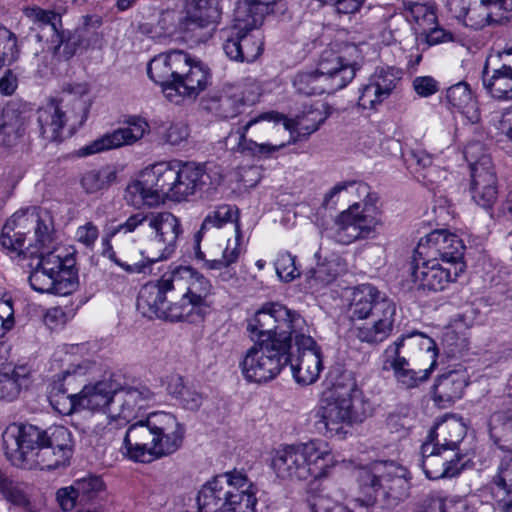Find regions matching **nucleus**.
Returning a JSON list of instances; mask_svg holds the SVG:
<instances>
[{
    "mask_svg": "<svg viewBox=\"0 0 512 512\" xmlns=\"http://www.w3.org/2000/svg\"><path fill=\"white\" fill-rule=\"evenodd\" d=\"M88 93L86 84L68 85L59 99H52L37 110L40 135L48 141H59L72 114L85 111L82 97Z\"/></svg>",
    "mask_w": 512,
    "mask_h": 512,
    "instance_id": "nucleus-16",
    "label": "nucleus"
},
{
    "mask_svg": "<svg viewBox=\"0 0 512 512\" xmlns=\"http://www.w3.org/2000/svg\"><path fill=\"white\" fill-rule=\"evenodd\" d=\"M449 4H461L457 17H463L465 25L474 30L498 22L500 11L512 10V0H473L468 8H465L464 0H450Z\"/></svg>",
    "mask_w": 512,
    "mask_h": 512,
    "instance_id": "nucleus-30",
    "label": "nucleus"
},
{
    "mask_svg": "<svg viewBox=\"0 0 512 512\" xmlns=\"http://www.w3.org/2000/svg\"><path fill=\"white\" fill-rule=\"evenodd\" d=\"M221 15L218 1L193 0L187 7L186 16L179 21L178 30L196 41H205L216 30Z\"/></svg>",
    "mask_w": 512,
    "mask_h": 512,
    "instance_id": "nucleus-22",
    "label": "nucleus"
},
{
    "mask_svg": "<svg viewBox=\"0 0 512 512\" xmlns=\"http://www.w3.org/2000/svg\"><path fill=\"white\" fill-rule=\"evenodd\" d=\"M446 98L455 108L464 110L472 104V93L465 82H459L447 89Z\"/></svg>",
    "mask_w": 512,
    "mask_h": 512,
    "instance_id": "nucleus-55",
    "label": "nucleus"
},
{
    "mask_svg": "<svg viewBox=\"0 0 512 512\" xmlns=\"http://www.w3.org/2000/svg\"><path fill=\"white\" fill-rule=\"evenodd\" d=\"M247 332L251 339L262 338L287 345L291 350L292 339L296 345L311 346L314 339L307 335L305 319L295 310L278 302L264 304L247 320Z\"/></svg>",
    "mask_w": 512,
    "mask_h": 512,
    "instance_id": "nucleus-9",
    "label": "nucleus"
},
{
    "mask_svg": "<svg viewBox=\"0 0 512 512\" xmlns=\"http://www.w3.org/2000/svg\"><path fill=\"white\" fill-rule=\"evenodd\" d=\"M355 65L332 51H324L315 71L296 74L293 85L302 95L334 93L347 86L355 77Z\"/></svg>",
    "mask_w": 512,
    "mask_h": 512,
    "instance_id": "nucleus-14",
    "label": "nucleus"
},
{
    "mask_svg": "<svg viewBox=\"0 0 512 512\" xmlns=\"http://www.w3.org/2000/svg\"><path fill=\"white\" fill-rule=\"evenodd\" d=\"M116 179V172L109 167L87 171L81 178V186L92 194L108 188Z\"/></svg>",
    "mask_w": 512,
    "mask_h": 512,
    "instance_id": "nucleus-47",
    "label": "nucleus"
},
{
    "mask_svg": "<svg viewBox=\"0 0 512 512\" xmlns=\"http://www.w3.org/2000/svg\"><path fill=\"white\" fill-rule=\"evenodd\" d=\"M332 465V453L320 440L285 446L276 451L272 461L278 477L291 480L323 477Z\"/></svg>",
    "mask_w": 512,
    "mask_h": 512,
    "instance_id": "nucleus-13",
    "label": "nucleus"
},
{
    "mask_svg": "<svg viewBox=\"0 0 512 512\" xmlns=\"http://www.w3.org/2000/svg\"><path fill=\"white\" fill-rule=\"evenodd\" d=\"M35 254L38 265L47 267L51 272L61 275L64 269L76 270L74 258L61 255L55 248L38 250Z\"/></svg>",
    "mask_w": 512,
    "mask_h": 512,
    "instance_id": "nucleus-48",
    "label": "nucleus"
},
{
    "mask_svg": "<svg viewBox=\"0 0 512 512\" xmlns=\"http://www.w3.org/2000/svg\"><path fill=\"white\" fill-rule=\"evenodd\" d=\"M148 227L151 229V245L155 252L146 257L151 266L161 260H166L175 252L177 241L182 234L180 220L170 212H148Z\"/></svg>",
    "mask_w": 512,
    "mask_h": 512,
    "instance_id": "nucleus-21",
    "label": "nucleus"
},
{
    "mask_svg": "<svg viewBox=\"0 0 512 512\" xmlns=\"http://www.w3.org/2000/svg\"><path fill=\"white\" fill-rule=\"evenodd\" d=\"M238 209L230 205H221L210 211L204 218L201 227L196 234L197 241L212 228H221L227 223L238 225Z\"/></svg>",
    "mask_w": 512,
    "mask_h": 512,
    "instance_id": "nucleus-45",
    "label": "nucleus"
},
{
    "mask_svg": "<svg viewBox=\"0 0 512 512\" xmlns=\"http://www.w3.org/2000/svg\"><path fill=\"white\" fill-rule=\"evenodd\" d=\"M184 435V425L173 414L154 412L127 429L123 445L130 459L146 463L175 453Z\"/></svg>",
    "mask_w": 512,
    "mask_h": 512,
    "instance_id": "nucleus-4",
    "label": "nucleus"
},
{
    "mask_svg": "<svg viewBox=\"0 0 512 512\" xmlns=\"http://www.w3.org/2000/svg\"><path fill=\"white\" fill-rule=\"evenodd\" d=\"M147 74L176 103L178 98L195 99L206 89L211 77L204 62L183 50L156 55L148 63Z\"/></svg>",
    "mask_w": 512,
    "mask_h": 512,
    "instance_id": "nucleus-3",
    "label": "nucleus"
},
{
    "mask_svg": "<svg viewBox=\"0 0 512 512\" xmlns=\"http://www.w3.org/2000/svg\"><path fill=\"white\" fill-rule=\"evenodd\" d=\"M401 70L394 67H378L360 89L358 104L364 109H374L386 100L401 80Z\"/></svg>",
    "mask_w": 512,
    "mask_h": 512,
    "instance_id": "nucleus-26",
    "label": "nucleus"
},
{
    "mask_svg": "<svg viewBox=\"0 0 512 512\" xmlns=\"http://www.w3.org/2000/svg\"><path fill=\"white\" fill-rule=\"evenodd\" d=\"M126 126L119 127L111 133L103 135L92 144L84 147L83 154L91 155L104 150L116 149L122 146L133 145L143 138L148 132L149 124L140 117H129L125 121Z\"/></svg>",
    "mask_w": 512,
    "mask_h": 512,
    "instance_id": "nucleus-28",
    "label": "nucleus"
},
{
    "mask_svg": "<svg viewBox=\"0 0 512 512\" xmlns=\"http://www.w3.org/2000/svg\"><path fill=\"white\" fill-rule=\"evenodd\" d=\"M371 211L375 213V208L367 204L362 210L357 203L351 205L336 217L330 229V237L342 245L370 237L381 224L380 218L370 214Z\"/></svg>",
    "mask_w": 512,
    "mask_h": 512,
    "instance_id": "nucleus-19",
    "label": "nucleus"
},
{
    "mask_svg": "<svg viewBox=\"0 0 512 512\" xmlns=\"http://www.w3.org/2000/svg\"><path fill=\"white\" fill-rule=\"evenodd\" d=\"M371 211L375 213V208L367 204L362 210L357 203L351 205L336 217L330 229V237L342 245L370 237L381 224L380 218L370 214Z\"/></svg>",
    "mask_w": 512,
    "mask_h": 512,
    "instance_id": "nucleus-20",
    "label": "nucleus"
},
{
    "mask_svg": "<svg viewBox=\"0 0 512 512\" xmlns=\"http://www.w3.org/2000/svg\"><path fill=\"white\" fill-rule=\"evenodd\" d=\"M349 311L352 319L368 320L355 328L359 341L378 345L392 334L396 303L373 285L362 284L354 289Z\"/></svg>",
    "mask_w": 512,
    "mask_h": 512,
    "instance_id": "nucleus-7",
    "label": "nucleus"
},
{
    "mask_svg": "<svg viewBox=\"0 0 512 512\" xmlns=\"http://www.w3.org/2000/svg\"><path fill=\"white\" fill-rule=\"evenodd\" d=\"M148 225V213L138 212L129 216L125 222L113 227L110 231V236H115L118 233H132L139 226Z\"/></svg>",
    "mask_w": 512,
    "mask_h": 512,
    "instance_id": "nucleus-62",
    "label": "nucleus"
},
{
    "mask_svg": "<svg viewBox=\"0 0 512 512\" xmlns=\"http://www.w3.org/2000/svg\"><path fill=\"white\" fill-rule=\"evenodd\" d=\"M461 456L439 447L433 442H426L421 447V467L426 477L431 480L450 478L461 471Z\"/></svg>",
    "mask_w": 512,
    "mask_h": 512,
    "instance_id": "nucleus-27",
    "label": "nucleus"
},
{
    "mask_svg": "<svg viewBox=\"0 0 512 512\" xmlns=\"http://www.w3.org/2000/svg\"><path fill=\"white\" fill-rule=\"evenodd\" d=\"M29 283L32 289L39 293L57 296H67L76 291L79 286L77 270L64 269L59 275L38 263L30 273Z\"/></svg>",
    "mask_w": 512,
    "mask_h": 512,
    "instance_id": "nucleus-29",
    "label": "nucleus"
},
{
    "mask_svg": "<svg viewBox=\"0 0 512 512\" xmlns=\"http://www.w3.org/2000/svg\"><path fill=\"white\" fill-rule=\"evenodd\" d=\"M167 392L186 410L197 411L203 402L202 394L195 387L186 385L179 375L169 377Z\"/></svg>",
    "mask_w": 512,
    "mask_h": 512,
    "instance_id": "nucleus-37",
    "label": "nucleus"
},
{
    "mask_svg": "<svg viewBox=\"0 0 512 512\" xmlns=\"http://www.w3.org/2000/svg\"><path fill=\"white\" fill-rule=\"evenodd\" d=\"M480 166L471 170L470 186H497V177L491 158H484Z\"/></svg>",
    "mask_w": 512,
    "mask_h": 512,
    "instance_id": "nucleus-54",
    "label": "nucleus"
},
{
    "mask_svg": "<svg viewBox=\"0 0 512 512\" xmlns=\"http://www.w3.org/2000/svg\"><path fill=\"white\" fill-rule=\"evenodd\" d=\"M295 259V256L288 252L278 255L275 262V269L277 275L283 281L290 282L300 276V271L295 265Z\"/></svg>",
    "mask_w": 512,
    "mask_h": 512,
    "instance_id": "nucleus-56",
    "label": "nucleus"
},
{
    "mask_svg": "<svg viewBox=\"0 0 512 512\" xmlns=\"http://www.w3.org/2000/svg\"><path fill=\"white\" fill-rule=\"evenodd\" d=\"M496 473L486 484L485 489L499 512H512V447L504 451Z\"/></svg>",
    "mask_w": 512,
    "mask_h": 512,
    "instance_id": "nucleus-31",
    "label": "nucleus"
},
{
    "mask_svg": "<svg viewBox=\"0 0 512 512\" xmlns=\"http://www.w3.org/2000/svg\"><path fill=\"white\" fill-rule=\"evenodd\" d=\"M2 442L5 456L12 465L41 470L66 466L74 445L71 432L64 426L42 430L31 424L17 423L6 427Z\"/></svg>",
    "mask_w": 512,
    "mask_h": 512,
    "instance_id": "nucleus-2",
    "label": "nucleus"
},
{
    "mask_svg": "<svg viewBox=\"0 0 512 512\" xmlns=\"http://www.w3.org/2000/svg\"><path fill=\"white\" fill-rule=\"evenodd\" d=\"M175 177V161L148 166L141 171L136 180L127 185L125 199L135 207H152L159 205L166 198L172 200Z\"/></svg>",
    "mask_w": 512,
    "mask_h": 512,
    "instance_id": "nucleus-15",
    "label": "nucleus"
},
{
    "mask_svg": "<svg viewBox=\"0 0 512 512\" xmlns=\"http://www.w3.org/2000/svg\"><path fill=\"white\" fill-rule=\"evenodd\" d=\"M451 37V34L446 32L443 28L439 27L438 22L436 21V25H430L427 30L424 29L421 33H419L417 35V40L425 42L428 46H433L446 42L450 40Z\"/></svg>",
    "mask_w": 512,
    "mask_h": 512,
    "instance_id": "nucleus-59",
    "label": "nucleus"
},
{
    "mask_svg": "<svg viewBox=\"0 0 512 512\" xmlns=\"http://www.w3.org/2000/svg\"><path fill=\"white\" fill-rule=\"evenodd\" d=\"M463 154L469 164L470 171L476 166H480V164L484 162V158H490V156L484 152V146L479 141L471 142L466 145Z\"/></svg>",
    "mask_w": 512,
    "mask_h": 512,
    "instance_id": "nucleus-63",
    "label": "nucleus"
},
{
    "mask_svg": "<svg viewBox=\"0 0 512 512\" xmlns=\"http://www.w3.org/2000/svg\"><path fill=\"white\" fill-rule=\"evenodd\" d=\"M176 180L172 200L180 201L194 195L207 184L209 176L202 164L175 161Z\"/></svg>",
    "mask_w": 512,
    "mask_h": 512,
    "instance_id": "nucleus-32",
    "label": "nucleus"
},
{
    "mask_svg": "<svg viewBox=\"0 0 512 512\" xmlns=\"http://www.w3.org/2000/svg\"><path fill=\"white\" fill-rule=\"evenodd\" d=\"M26 16L40 28L47 30L53 37H59L57 25L61 23V17L54 11L44 10L39 7L27 8Z\"/></svg>",
    "mask_w": 512,
    "mask_h": 512,
    "instance_id": "nucleus-50",
    "label": "nucleus"
},
{
    "mask_svg": "<svg viewBox=\"0 0 512 512\" xmlns=\"http://www.w3.org/2000/svg\"><path fill=\"white\" fill-rule=\"evenodd\" d=\"M49 398L54 409L63 415L71 414L76 404H79V394H66L65 391H55V389H53Z\"/></svg>",
    "mask_w": 512,
    "mask_h": 512,
    "instance_id": "nucleus-57",
    "label": "nucleus"
},
{
    "mask_svg": "<svg viewBox=\"0 0 512 512\" xmlns=\"http://www.w3.org/2000/svg\"><path fill=\"white\" fill-rule=\"evenodd\" d=\"M489 435L501 451L508 450L503 439L512 440V408L493 413L488 422Z\"/></svg>",
    "mask_w": 512,
    "mask_h": 512,
    "instance_id": "nucleus-42",
    "label": "nucleus"
},
{
    "mask_svg": "<svg viewBox=\"0 0 512 512\" xmlns=\"http://www.w3.org/2000/svg\"><path fill=\"white\" fill-rule=\"evenodd\" d=\"M155 400V394L144 384L122 387L113 376L85 385L79 393V405L102 410L112 419L130 420Z\"/></svg>",
    "mask_w": 512,
    "mask_h": 512,
    "instance_id": "nucleus-5",
    "label": "nucleus"
},
{
    "mask_svg": "<svg viewBox=\"0 0 512 512\" xmlns=\"http://www.w3.org/2000/svg\"><path fill=\"white\" fill-rule=\"evenodd\" d=\"M27 222H29V232L34 230V237L38 250L50 249L54 240V226L52 217L48 212L36 213L24 212Z\"/></svg>",
    "mask_w": 512,
    "mask_h": 512,
    "instance_id": "nucleus-39",
    "label": "nucleus"
},
{
    "mask_svg": "<svg viewBox=\"0 0 512 512\" xmlns=\"http://www.w3.org/2000/svg\"><path fill=\"white\" fill-rule=\"evenodd\" d=\"M464 250L465 245L458 235L441 229L432 231L421 238L415 249V255L437 259L442 264L451 267H459L462 266Z\"/></svg>",
    "mask_w": 512,
    "mask_h": 512,
    "instance_id": "nucleus-24",
    "label": "nucleus"
},
{
    "mask_svg": "<svg viewBox=\"0 0 512 512\" xmlns=\"http://www.w3.org/2000/svg\"><path fill=\"white\" fill-rule=\"evenodd\" d=\"M481 80L486 93L498 101H512V50L489 56Z\"/></svg>",
    "mask_w": 512,
    "mask_h": 512,
    "instance_id": "nucleus-23",
    "label": "nucleus"
},
{
    "mask_svg": "<svg viewBox=\"0 0 512 512\" xmlns=\"http://www.w3.org/2000/svg\"><path fill=\"white\" fill-rule=\"evenodd\" d=\"M313 106L305 109L297 115L294 120H287L290 123V130L297 133L298 137H307L317 131L327 118L324 112V105Z\"/></svg>",
    "mask_w": 512,
    "mask_h": 512,
    "instance_id": "nucleus-41",
    "label": "nucleus"
},
{
    "mask_svg": "<svg viewBox=\"0 0 512 512\" xmlns=\"http://www.w3.org/2000/svg\"><path fill=\"white\" fill-rule=\"evenodd\" d=\"M19 48L16 35L6 27L0 25V68L6 62H14L17 60Z\"/></svg>",
    "mask_w": 512,
    "mask_h": 512,
    "instance_id": "nucleus-52",
    "label": "nucleus"
},
{
    "mask_svg": "<svg viewBox=\"0 0 512 512\" xmlns=\"http://www.w3.org/2000/svg\"><path fill=\"white\" fill-rule=\"evenodd\" d=\"M345 271V265L339 258L325 260L317 264L315 268L306 273L308 281L314 284L326 285L334 281L341 273Z\"/></svg>",
    "mask_w": 512,
    "mask_h": 512,
    "instance_id": "nucleus-46",
    "label": "nucleus"
},
{
    "mask_svg": "<svg viewBox=\"0 0 512 512\" xmlns=\"http://www.w3.org/2000/svg\"><path fill=\"white\" fill-rule=\"evenodd\" d=\"M316 412V429L329 437L342 434L344 427L363 422L371 413L370 404L351 379L336 381L323 393Z\"/></svg>",
    "mask_w": 512,
    "mask_h": 512,
    "instance_id": "nucleus-6",
    "label": "nucleus"
},
{
    "mask_svg": "<svg viewBox=\"0 0 512 512\" xmlns=\"http://www.w3.org/2000/svg\"><path fill=\"white\" fill-rule=\"evenodd\" d=\"M257 487L243 470L215 476L198 492L200 512H256Z\"/></svg>",
    "mask_w": 512,
    "mask_h": 512,
    "instance_id": "nucleus-8",
    "label": "nucleus"
},
{
    "mask_svg": "<svg viewBox=\"0 0 512 512\" xmlns=\"http://www.w3.org/2000/svg\"><path fill=\"white\" fill-rule=\"evenodd\" d=\"M212 289L203 274L191 267L178 266L140 289L137 308L149 318L196 322L210 308Z\"/></svg>",
    "mask_w": 512,
    "mask_h": 512,
    "instance_id": "nucleus-1",
    "label": "nucleus"
},
{
    "mask_svg": "<svg viewBox=\"0 0 512 512\" xmlns=\"http://www.w3.org/2000/svg\"><path fill=\"white\" fill-rule=\"evenodd\" d=\"M74 490L79 495V505L96 499L104 490V482L99 476H87L74 481Z\"/></svg>",
    "mask_w": 512,
    "mask_h": 512,
    "instance_id": "nucleus-49",
    "label": "nucleus"
},
{
    "mask_svg": "<svg viewBox=\"0 0 512 512\" xmlns=\"http://www.w3.org/2000/svg\"><path fill=\"white\" fill-rule=\"evenodd\" d=\"M403 16L413 23V28L418 35L430 25H436V8L431 3L405 2L403 4Z\"/></svg>",
    "mask_w": 512,
    "mask_h": 512,
    "instance_id": "nucleus-38",
    "label": "nucleus"
},
{
    "mask_svg": "<svg viewBox=\"0 0 512 512\" xmlns=\"http://www.w3.org/2000/svg\"><path fill=\"white\" fill-rule=\"evenodd\" d=\"M468 382L461 371L452 370L437 377L433 385V399L440 408H447L460 399Z\"/></svg>",
    "mask_w": 512,
    "mask_h": 512,
    "instance_id": "nucleus-34",
    "label": "nucleus"
},
{
    "mask_svg": "<svg viewBox=\"0 0 512 512\" xmlns=\"http://www.w3.org/2000/svg\"><path fill=\"white\" fill-rule=\"evenodd\" d=\"M364 504L393 509L409 497L410 482L405 467L393 461L374 462L357 471Z\"/></svg>",
    "mask_w": 512,
    "mask_h": 512,
    "instance_id": "nucleus-10",
    "label": "nucleus"
},
{
    "mask_svg": "<svg viewBox=\"0 0 512 512\" xmlns=\"http://www.w3.org/2000/svg\"><path fill=\"white\" fill-rule=\"evenodd\" d=\"M254 345L249 348L240 362L244 377L250 382H266L274 379L290 362L287 345L268 341L264 337L254 338Z\"/></svg>",
    "mask_w": 512,
    "mask_h": 512,
    "instance_id": "nucleus-17",
    "label": "nucleus"
},
{
    "mask_svg": "<svg viewBox=\"0 0 512 512\" xmlns=\"http://www.w3.org/2000/svg\"><path fill=\"white\" fill-rule=\"evenodd\" d=\"M472 198L483 209H491L498 198V186H470Z\"/></svg>",
    "mask_w": 512,
    "mask_h": 512,
    "instance_id": "nucleus-58",
    "label": "nucleus"
},
{
    "mask_svg": "<svg viewBox=\"0 0 512 512\" xmlns=\"http://www.w3.org/2000/svg\"><path fill=\"white\" fill-rule=\"evenodd\" d=\"M418 344L421 348H425L427 352L432 351V357H435V342L432 338L421 332L414 331L410 334H403L384 350V369L391 368L397 382L405 389L417 387L429 378V375L436 365L433 359L431 365L427 369L416 371L409 367L407 359L401 355L402 349L406 344Z\"/></svg>",
    "mask_w": 512,
    "mask_h": 512,
    "instance_id": "nucleus-18",
    "label": "nucleus"
},
{
    "mask_svg": "<svg viewBox=\"0 0 512 512\" xmlns=\"http://www.w3.org/2000/svg\"><path fill=\"white\" fill-rule=\"evenodd\" d=\"M153 133L156 135L160 144L171 146H180L186 142L190 131L188 126L179 122H155Z\"/></svg>",
    "mask_w": 512,
    "mask_h": 512,
    "instance_id": "nucleus-43",
    "label": "nucleus"
},
{
    "mask_svg": "<svg viewBox=\"0 0 512 512\" xmlns=\"http://www.w3.org/2000/svg\"><path fill=\"white\" fill-rule=\"evenodd\" d=\"M76 240L87 248H92L99 237V230L92 222L79 226L75 234Z\"/></svg>",
    "mask_w": 512,
    "mask_h": 512,
    "instance_id": "nucleus-64",
    "label": "nucleus"
},
{
    "mask_svg": "<svg viewBox=\"0 0 512 512\" xmlns=\"http://www.w3.org/2000/svg\"><path fill=\"white\" fill-rule=\"evenodd\" d=\"M435 429L436 442L434 444L456 453L455 450L466 435V426L452 417L438 424Z\"/></svg>",
    "mask_w": 512,
    "mask_h": 512,
    "instance_id": "nucleus-40",
    "label": "nucleus"
},
{
    "mask_svg": "<svg viewBox=\"0 0 512 512\" xmlns=\"http://www.w3.org/2000/svg\"><path fill=\"white\" fill-rule=\"evenodd\" d=\"M28 374L26 366H17L11 373H0V400H14L27 385Z\"/></svg>",
    "mask_w": 512,
    "mask_h": 512,
    "instance_id": "nucleus-44",
    "label": "nucleus"
},
{
    "mask_svg": "<svg viewBox=\"0 0 512 512\" xmlns=\"http://www.w3.org/2000/svg\"><path fill=\"white\" fill-rule=\"evenodd\" d=\"M462 270V266L451 267L437 259L415 255L411 265V279L418 290L437 292L444 290L449 283L455 281Z\"/></svg>",
    "mask_w": 512,
    "mask_h": 512,
    "instance_id": "nucleus-25",
    "label": "nucleus"
},
{
    "mask_svg": "<svg viewBox=\"0 0 512 512\" xmlns=\"http://www.w3.org/2000/svg\"><path fill=\"white\" fill-rule=\"evenodd\" d=\"M241 231L239 228V225L235 226V240L233 243V246L230 241H228V244L223 251L222 258L221 259H214L207 261V267L209 269H222V268H228L231 264L235 263L239 255L241 253L240 247H239V241L241 240Z\"/></svg>",
    "mask_w": 512,
    "mask_h": 512,
    "instance_id": "nucleus-53",
    "label": "nucleus"
},
{
    "mask_svg": "<svg viewBox=\"0 0 512 512\" xmlns=\"http://www.w3.org/2000/svg\"><path fill=\"white\" fill-rule=\"evenodd\" d=\"M29 233V222L24 212H17L6 221L0 235V244L9 253L20 256L25 254L26 234Z\"/></svg>",
    "mask_w": 512,
    "mask_h": 512,
    "instance_id": "nucleus-36",
    "label": "nucleus"
},
{
    "mask_svg": "<svg viewBox=\"0 0 512 512\" xmlns=\"http://www.w3.org/2000/svg\"><path fill=\"white\" fill-rule=\"evenodd\" d=\"M27 117L15 104L7 105L0 118V145L15 147L25 134Z\"/></svg>",
    "mask_w": 512,
    "mask_h": 512,
    "instance_id": "nucleus-35",
    "label": "nucleus"
},
{
    "mask_svg": "<svg viewBox=\"0 0 512 512\" xmlns=\"http://www.w3.org/2000/svg\"><path fill=\"white\" fill-rule=\"evenodd\" d=\"M298 356L294 361L292 360L290 353V364L291 371L295 380L302 385H310L314 383L323 368L322 357L320 348L314 341L311 346L296 345Z\"/></svg>",
    "mask_w": 512,
    "mask_h": 512,
    "instance_id": "nucleus-33",
    "label": "nucleus"
},
{
    "mask_svg": "<svg viewBox=\"0 0 512 512\" xmlns=\"http://www.w3.org/2000/svg\"><path fill=\"white\" fill-rule=\"evenodd\" d=\"M277 0H242L235 9V24L231 35L223 43L225 55L236 62H253L262 53L260 35L251 31L262 25Z\"/></svg>",
    "mask_w": 512,
    "mask_h": 512,
    "instance_id": "nucleus-12",
    "label": "nucleus"
},
{
    "mask_svg": "<svg viewBox=\"0 0 512 512\" xmlns=\"http://www.w3.org/2000/svg\"><path fill=\"white\" fill-rule=\"evenodd\" d=\"M110 233L103 238V245L105 246L103 250V256L107 257L109 260L113 261L116 265L121 267L124 271L129 274H139L146 273V271L150 268L146 258L140 261L127 262L120 260L115 251L113 250L112 245L110 244Z\"/></svg>",
    "mask_w": 512,
    "mask_h": 512,
    "instance_id": "nucleus-51",
    "label": "nucleus"
},
{
    "mask_svg": "<svg viewBox=\"0 0 512 512\" xmlns=\"http://www.w3.org/2000/svg\"><path fill=\"white\" fill-rule=\"evenodd\" d=\"M7 501L14 505L25 507L29 504L28 495L23 484L10 480L7 489L1 494Z\"/></svg>",
    "mask_w": 512,
    "mask_h": 512,
    "instance_id": "nucleus-60",
    "label": "nucleus"
},
{
    "mask_svg": "<svg viewBox=\"0 0 512 512\" xmlns=\"http://www.w3.org/2000/svg\"><path fill=\"white\" fill-rule=\"evenodd\" d=\"M115 430L111 423L98 422L90 433V443L104 446L114 439Z\"/></svg>",
    "mask_w": 512,
    "mask_h": 512,
    "instance_id": "nucleus-61",
    "label": "nucleus"
},
{
    "mask_svg": "<svg viewBox=\"0 0 512 512\" xmlns=\"http://www.w3.org/2000/svg\"><path fill=\"white\" fill-rule=\"evenodd\" d=\"M290 123L278 112L268 111L251 116L231 133L237 138L235 151L254 159H268L291 143L281 135L290 130Z\"/></svg>",
    "mask_w": 512,
    "mask_h": 512,
    "instance_id": "nucleus-11",
    "label": "nucleus"
}]
</instances>
